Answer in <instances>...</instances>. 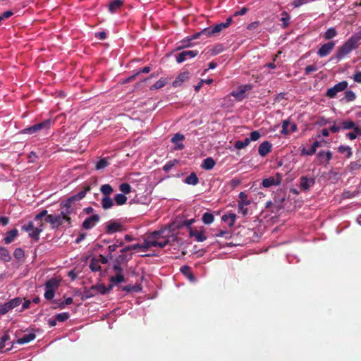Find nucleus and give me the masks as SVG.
<instances>
[{"label":"nucleus","mask_w":361,"mask_h":361,"mask_svg":"<svg viewBox=\"0 0 361 361\" xmlns=\"http://www.w3.org/2000/svg\"><path fill=\"white\" fill-rule=\"evenodd\" d=\"M227 28L224 23H221L219 24H216L214 27H208L203 30H202L200 32L195 33L192 36L191 38L185 39L182 41V43H183V45L181 47H179L178 49H181L183 47H188L190 46L189 42L192 40L195 39L200 36H205L206 37H211L217 35L219 34L224 29Z\"/></svg>","instance_id":"f257e3e1"},{"label":"nucleus","mask_w":361,"mask_h":361,"mask_svg":"<svg viewBox=\"0 0 361 361\" xmlns=\"http://www.w3.org/2000/svg\"><path fill=\"white\" fill-rule=\"evenodd\" d=\"M360 40L361 33L359 32L352 35L342 46L338 47L335 54V58L338 61L344 58L347 54L358 47Z\"/></svg>","instance_id":"f03ea898"},{"label":"nucleus","mask_w":361,"mask_h":361,"mask_svg":"<svg viewBox=\"0 0 361 361\" xmlns=\"http://www.w3.org/2000/svg\"><path fill=\"white\" fill-rule=\"evenodd\" d=\"M37 221V226H35L33 221H30L27 224L23 225L21 227L22 231L28 233L29 237L35 241H38L39 240V234L42 232L44 228V223L42 221Z\"/></svg>","instance_id":"7ed1b4c3"},{"label":"nucleus","mask_w":361,"mask_h":361,"mask_svg":"<svg viewBox=\"0 0 361 361\" xmlns=\"http://www.w3.org/2000/svg\"><path fill=\"white\" fill-rule=\"evenodd\" d=\"M54 123L51 119H46L40 123H36L30 127L23 129L20 133L22 134H35L39 131H46L49 130L51 126Z\"/></svg>","instance_id":"20e7f679"},{"label":"nucleus","mask_w":361,"mask_h":361,"mask_svg":"<svg viewBox=\"0 0 361 361\" xmlns=\"http://www.w3.org/2000/svg\"><path fill=\"white\" fill-rule=\"evenodd\" d=\"M73 202L70 198H68L61 204V211L60 214L63 217V220L68 224L71 223V217L69 216L73 212V209L72 207Z\"/></svg>","instance_id":"39448f33"},{"label":"nucleus","mask_w":361,"mask_h":361,"mask_svg":"<svg viewBox=\"0 0 361 361\" xmlns=\"http://www.w3.org/2000/svg\"><path fill=\"white\" fill-rule=\"evenodd\" d=\"M348 85V83L347 81H341L332 87L329 88L326 92V96L331 99L335 98L338 92L345 90Z\"/></svg>","instance_id":"423d86ee"},{"label":"nucleus","mask_w":361,"mask_h":361,"mask_svg":"<svg viewBox=\"0 0 361 361\" xmlns=\"http://www.w3.org/2000/svg\"><path fill=\"white\" fill-rule=\"evenodd\" d=\"M253 86L251 84H246L243 85H240L238 87V90L233 91L231 92V95L233 96L238 100H242L245 98V93L246 92L250 91L252 89Z\"/></svg>","instance_id":"0eeeda50"},{"label":"nucleus","mask_w":361,"mask_h":361,"mask_svg":"<svg viewBox=\"0 0 361 361\" xmlns=\"http://www.w3.org/2000/svg\"><path fill=\"white\" fill-rule=\"evenodd\" d=\"M315 184L314 178L302 176L300 178V188L301 190L307 192Z\"/></svg>","instance_id":"6e6552de"},{"label":"nucleus","mask_w":361,"mask_h":361,"mask_svg":"<svg viewBox=\"0 0 361 361\" xmlns=\"http://www.w3.org/2000/svg\"><path fill=\"white\" fill-rule=\"evenodd\" d=\"M124 230L123 225L115 221H109L106 226V233L107 234H113L116 232H121Z\"/></svg>","instance_id":"1a4fd4ad"},{"label":"nucleus","mask_w":361,"mask_h":361,"mask_svg":"<svg viewBox=\"0 0 361 361\" xmlns=\"http://www.w3.org/2000/svg\"><path fill=\"white\" fill-rule=\"evenodd\" d=\"M281 175L279 173H277L275 177L270 176L264 179L262 182V185L264 188H269L272 185H279L281 184Z\"/></svg>","instance_id":"9d476101"},{"label":"nucleus","mask_w":361,"mask_h":361,"mask_svg":"<svg viewBox=\"0 0 361 361\" xmlns=\"http://www.w3.org/2000/svg\"><path fill=\"white\" fill-rule=\"evenodd\" d=\"M336 43L334 41L324 44L317 51V54L320 57L328 56L334 49Z\"/></svg>","instance_id":"9b49d317"},{"label":"nucleus","mask_w":361,"mask_h":361,"mask_svg":"<svg viewBox=\"0 0 361 361\" xmlns=\"http://www.w3.org/2000/svg\"><path fill=\"white\" fill-rule=\"evenodd\" d=\"M44 220L46 222L49 223L52 226V228H58L63 224L64 221L61 214H49Z\"/></svg>","instance_id":"f8f14e48"},{"label":"nucleus","mask_w":361,"mask_h":361,"mask_svg":"<svg viewBox=\"0 0 361 361\" xmlns=\"http://www.w3.org/2000/svg\"><path fill=\"white\" fill-rule=\"evenodd\" d=\"M97 293L104 295L107 293V288L104 284H98L93 286L87 292V298H91L94 296Z\"/></svg>","instance_id":"ddd939ff"},{"label":"nucleus","mask_w":361,"mask_h":361,"mask_svg":"<svg viewBox=\"0 0 361 361\" xmlns=\"http://www.w3.org/2000/svg\"><path fill=\"white\" fill-rule=\"evenodd\" d=\"M197 50L183 51L176 56V61L180 63L185 61L187 59H192L198 54Z\"/></svg>","instance_id":"4468645a"},{"label":"nucleus","mask_w":361,"mask_h":361,"mask_svg":"<svg viewBox=\"0 0 361 361\" xmlns=\"http://www.w3.org/2000/svg\"><path fill=\"white\" fill-rule=\"evenodd\" d=\"M100 217L98 214H93L85 219L82 223V228L85 229H91L99 221Z\"/></svg>","instance_id":"2eb2a0df"},{"label":"nucleus","mask_w":361,"mask_h":361,"mask_svg":"<svg viewBox=\"0 0 361 361\" xmlns=\"http://www.w3.org/2000/svg\"><path fill=\"white\" fill-rule=\"evenodd\" d=\"M189 235L190 237H194L195 240L197 242H203L207 239V236L205 235L204 231L203 229L198 230L190 228Z\"/></svg>","instance_id":"dca6fc26"},{"label":"nucleus","mask_w":361,"mask_h":361,"mask_svg":"<svg viewBox=\"0 0 361 361\" xmlns=\"http://www.w3.org/2000/svg\"><path fill=\"white\" fill-rule=\"evenodd\" d=\"M326 142L324 140L322 141H315L312 145L310 149H307L305 148H303L301 150V154L302 155H307L311 156L313 155L318 147H322L323 143H325Z\"/></svg>","instance_id":"f3484780"},{"label":"nucleus","mask_w":361,"mask_h":361,"mask_svg":"<svg viewBox=\"0 0 361 361\" xmlns=\"http://www.w3.org/2000/svg\"><path fill=\"white\" fill-rule=\"evenodd\" d=\"M154 239V238H153V237L148 235L147 239L145 240L143 244H141V249L143 251H147L151 247L161 246L164 245V243H157Z\"/></svg>","instance_id":"a211bd4d"},{"label":"nucleus","mask_w":361,"mask_h":361,"mask_svg":"<svg viewBox=\"0 0 361 361\" xmlns=\"http://www.w3.org/2000/svg\"><path fill=\"white\" fill-rule=\"evenodd\" d=\"M170 230L168 229H161L160 231H155L149 234L150 237H153L154 240H159L160 239H163L167 237H170Z\"/></svg>","instance_id":"6ab92c4d"},{"label":"nucleus","mask_w":361,"mask_h":361,"mask_svg":"<svg viewBox=\"0 0 361 361\" xmlns=\"http://www.w3.org/2000/svg\"><path fill=\"white\" fill-rule=\"evenodd\" d=\"M190 73L188 71H184L180 73L176 79L173 82V87H180L182 83L189 79Z\"/></svg>","instance_id":"aec40b11"},{"label":"nucleus","mask_w":361,"mask_h":361,"mask_svg":"<svg viewBox=\"0 0 361 361\" xmlns=\"http://www.w3.org/2000/svg\"><path fill=\"white\" fill-rule=\"evenodd\" d=\"M272 145L268 142L264 141L261 143L258 148V153L261 157H265L271 150Z\"/></svg>","instance_id":"412c9836"},{"label":"nucleus","mask_w":361,"mask_h":361,"mask_svg":"<svg viewBox=\"0 0 361 361\" xmlns=\"http://www.w3.org/2000/svg\"><path fill=\"white\" fill-rule=\"evenodd\" d=\"M185 139V136L180 133H176L171 138V142L176 145L174 149L176 150H182L184 149L185 146L183 143H179V142L183 141Z\"/></svg>","instance_id":"4be33fe9"},{"label":"nucleus","mask_w":361,"mask_h":361,"mask_svg":"<svg viewBox=\"0 0 361 361\" xmlns=\"http://www.w3.org/2000/svg\"><path fill=\"white\" fill-rule=\"evenodd\" d=\"M317 157L321 164H328L329 161L332 159V153L330 151H321L318 153Z\"/></svg>","instance_id":"5701e85b"},{"label":"nucleus","mask_w":361,"mask_h":361,"mask_svg":"<svg viewBox=\"0 0 361 361\" xmlns=\"http://www.w3.org/2000/svg\"><path fill=\"white\" fill-rule=\"evenodd\" d=\"M18 235V231L16 228H13L6 233V237L4 238L5 244H10Z\"/></svg>","instance_id":"b1692460"},{"label":"nucleus","mask_w":361,"mask_h":361,"mask_svg":"<svg viewBox=\"0 0 361 361\" xmlns=\"http://www.w3.org/2000/svg\"><path fill=\"white\" fill-rule=\"evenodd\" d=\"M61 280L56 278H51L46 281L45 288L56 290L60 285Z\"/></svg>","instance_id":"393cba45"},{"label":"nucleus","mask_w":361,"mask_h":361,"mask_svg":"<svg viewBox=\"0 0 361 361\" xmlns=\"http://www.w3.org/2000/svg\"><path fill=\"white\" fill-rule=\"evenodd\" d=\"M352 132H349L345 134V137L353 140L357 138L359 136H361V128L357 125L355 127H354Z\"/></svg>","instance_id":"a878e982"},{"label":"nucleus","mask_w":361,"mask_h":361,"mask_svg":"<svg viewBox=\"0 0 361 361\" xmlns=\"http://www.w3.org/2000/svg\"><path fill=\"white\" fill-rule=\"evenodd\" d=\"M123 5V0H113L109 4V11L114 13L117 12L120 8Z\"/></svg>","instance_id":"bb28decb"},{"label":"nucleus","mask_w":361,"mask_h":361,"mask_svg":"<svg viewBox=\"0 0 361 361\" xmlns=\"http://www.w3.org/2000/svg\"><path fill=\"white\" fill-rule=\"evenodd\" d=\"M236 219V215L233 213L224 214L221 220L228 224V227L231 228L234 226Z\"/></svg>","instance_id":"cd10ccee"},{"label":"nucleus","mask_w":361,"mask_h":361,"mask_svg":"<svg viewBox=\"0 0 361 361\" xmlns=\"http://www.w3.org/2000/svg\"><path fill=\"white\" fill-rule=\"evenodd\" d=\"M91 189L90 186V185H87L84 188V189L82 190H81L80 192H79L78 193H77L76 195H73L71 196V197H69L73 202H75V201H79L82 199H83L87 192L88 191H90Z\"/></svg>","instance_id":"c85d7f7f"},{"label":"nucleus","mask_w":361,"mask_h":361,"mask_svg":"<svg viewBox=\"0 0 361 361\" xmlns=\"http://www.w3.org/2000/svg\"><path fill=\"white\" fill-rule=\"evenodd\" d=\"M341 130H350L355 127L357 125L351 119L343 120L339 122Z\"/></svg>","instance_id":"c756f323"},{"label":"nucleus","mask_w":361,"mask_h":361,"mask_svg":"<svg viewBox=\"0 0 361 361\" xmlns=\"http://www.w3.org/2000/svg\"><path fill=\"white\" fill-rule=\"evenodd\" d=\"M36 338V334L34 333H30L24 335L22 338L16 340V343L20 345L27 343L33 341Z\"/></svg>","instance_id":"7c9ffc66"},{"label":"nucleus","mask_w":361,"mask_h":361,"mask_svg":"<svg viewBox=\"0 0 361 361\" xmlns=\"http://www.w3.org/2000/svg\"><path fill=\"white\" fill-rule=\"evenodd\" d=\"M0 259L5 262H8L11 260V255L9 251L3 246H0Z\"/></svg>","instance_id":"2f4dec72"},{"label":"nucleus","mask_w":361,"mask_h":361,"mask_svg":"<svg viewBox=\"0 0 361 361\" xmlns=\"http://www.w3.org/2000/svg\"><path fill=\"white\" fill-rule=\"evenodd\" d=\"M338 152L341 154H345V158L349 159L353 155L352 148L347 145H340L338 147Z\"/></svg>","instance_id":"473e14b6"},{"label":"nucleus","mask_w":361,"mask_h":361,"mask_svg":"<svg viewBox=\"0 0 361 361\" xmlns=\"http://www.w3.org/2000/svg\"><path fill=\"white\" fill-rule=\"evenodd\" d=\"M215 164L216 162L214 159L212 157H208L203 160L202 167L206 170H211L214 167Z\"/></svg>","instance_id":"72a5a7b5"},{"label":"nucleus","mask_w":361,"mask_h":361,"mask_svg":"<svg viewBox=\"0 0 361 361\" xmlns=\"http://www.w3.org/2000/svg\"><path fill=\"white\" fill-rule=\"evenodd\" d=\"M181 272L190 281H195V277L192 272L191 268L188 266H184L180 268Z\"/></svg>","instance_id":"f704fd0d"},{"label":"nucleus","mask_w":361,"mask_h":361,"mask_svg":"<svg viewBox=\"0 0 361 361\" xmlns=\"http://www.w3.org/2000/svg\"><path fill=\"white\" fill-rule=\"evenodd\" d=\"M184 182L188 185H196L199 182V179L196 173L192 172L188 177H186Z\"/></svg>","instance_id":"c9c22d12"},{"label":"nucleus","mask_w":361,"mask_h":361,"mask_svg":"<svg viewBox=\"0 0 361 361\" xmlns=\"http://www.w3.org/2000/svg\"><path fill=\"white\" fill-rule=\"evenodd\" d=\"M338 32L334 27H330L324 33L323 37L326 40H329L335 37Z\"/></svg>","instance_id":"e433bc0d"},{"label":"nucleus","mask_w":361,"mask_h":361,"mask_svg":"<svg viewBox=\"0 0 361 361\" xmlns=\"http://www.w3.org/2000/svg\"><path fill=\"white\" fill-rule=\"evenodd\" d=\"M101 204L103 209H109L114 205V202L109 196H106L102 197Z\"/></svg>","instance_id":"4c0bfd02"},{"label":"nucleus","mask_w":361,"mask_h":361,"mask_svg":"<svg viewBox=\"0 0 361 361\" xmlns=\"http://www.w3.org/2000/svg\"><path fill=\"white\" fill-rule=\"evenodd\" d=\"M250 142V139L246 137L244 140H237L235 142L234 147L237 149H241L246 147Z\"/></svg>","instance_id":"58836bf2"},{"label":"nucleus","mask_w":361,"mask_h":361,"mask_svg":"<svg viewBox=\"0 0 361 361\" xmlns=\"http://www.w3.org/2000/svg\"><path fill=\"white\" fill-rule=\"evenodd\" d=\"M100 191L104 197H106L109 196L113 192L114 190L109 184H104L101 186Z\"/></svg>","instance_id":"ea45409f"},{"label":"nucleus","mask_w":361,"mask_h":361,"mask_svg":"<svg viewBox=\"0 0 361 361\" xmlns=\"http://www.w3.org/2000/svg\"><path fill=\"white\" fill-rule=\"evenodd\" d=\"M176 237L173 235H171L170 237H167L163 239H160L159 240H155L157 243H164L161 246H158L159 247L163 248L165 246H166L168 244H170L171 242H174L176 240Z\"/></svg>","instance_id":"a19ab883"},{"label":"nucleus","mask_w":361,"mask_h":361,"mask_svg":"<svg viewBox=\"0 0 361 361\" xmlns=\"http://www.w3.org/2000/svg\"><path fill=\"white\" fill-rule=\"evenodd\" d=\"M90 269L94 271H99L101 270V266L99 265V260L96 258H92L90 263Z\"/></svg>","instance_id":"79ce46f5"},{"label":"nucleus","mask_w":361,"mask_h":361,"mask_svg":"<svg viewBox=\"0 0 361 361\" xmlns=\"http://www.w3.org/2000/svg\"><path fill=\"white\" fill-rule=\"evenodd\" d=\"M22 301H23V298H21L20 297H16L11 300H9L8 302H7V303L8 304L10 309L13 310V309L18 307L22 303Z\"/></svg>","instance_id":"37998d69"},{"label":"nucleus","mask_w":361,"mask_h":361,"mask_svg":"<svg viewBox=\"0 0 361 361\" xmlns=\"http://www.w3.org/2000/svg\"><path fill=\"white\" fill-rule=\"evenodd\" d=\"M124 281L125 278L123 274H116V276H111L110 278V282L116 285Z\"/></svg>","instance_id":"c03bdc74"},{"label":"nucleus","mask_w":361,"mask_h":361,"mask_svg":"<svg viewBox=\"0 0 361 361\" xmlns=\"http://www.w3.org/2000/svg\"><path fill=\"white\" fill-rule=\"evenodd\" d=\"M127 197L123 194H116L114 197V200L118 205H123L127 202Z\"/></svg>","instance_id":"a18cd8bd"},{"label":"nucleus","mask_w":361,"mask_h":361,"mask_svg":"<svg viewBox=\"0 0 361 361\" xmlns=\"http://www.w3.org/2000/svg\"><path fill=\"white\" fill-rule=\"evenodd\" d=\"M238 204L249 205L251 203V201L247 199V195L245 192H240L239 194Z\"/></svg>","instance_id":"49530a36"},{"label":"nucleus","mask_w":361,"mask_h":361,"mask_svg":"<svg viewBox=\"0 0 361 361\" xmlns=\"http://www.w3.org/2000/svg\"><path fill=\"white\" fill-rule=\"evenodd\" d=\"M202 220L205 224H210L214 221V216L212 213L206 212L202 215Z\"/></svg>","instance_id":"de8ad7c7"},{"label":"nucleus","mask_w":361,"mask_h":361,"mask_svg":"<svg viewBox=\"0 0 361 361\" xmlns=\"http://www.w3.org/2000/svg\"><path fill=\"white\" fill-rule=\"evenodd\" d=\"M356 99L355 94L352 90H347L345 92V96L343 98L346 102H353Z\"/></svg>","instance_id":"09e8293b"},{"label":"nucleus","mask_w":361,"mask_h":361,"mask_svg":"<svg viewBox=\"0 0 361 361\" xmlns=\"http://www.w3.org/2000/svg\"><path fill=\"white\" fill-rule=\"evenodd\" d=\"M11 340L10 335L8 331L5 332L0 339V349L2 350L5 348L6 343Z\"/></svg>","instance_id":"8fccbe9b"},{"label":"nucleus","mask_w":361,"mask_h":361,"mask_svg":"<svg viewBox=\"0 0 361 361\" xmlns=\"http://www.w3.org/2000/svg\"><path fill=\"white\" fill-rule=\"evenodd\" d=\"M119 190L123 195H126L131 192L132 188L129 183H123L119 185Z\"/></svg>","instance_id":"3c124183"},{"label":"nucleus","mask_w":361,"mask_h":361,"mask_svg":"<svg viewBox=\"0 0 361 361\" xmlns=\"http://www.w3.org/2000/svg\"><path fill=\"white\" fill-rule=\"evenodd\" d=\"M166 83V79L161 78L151 87V89H160L164 87Z\"/></svg>","instance_id":"603ef678"},{"label":"nucleus","mask_w":361,"mask_h":361,"mask_svg":"<svg viewBox=\"0 0 361 361\" xmlns=\"http://www.w3.org/2000/svg\"><path fill=\"white\" fill-rule=\"evenodd\" d=\"M281 16H282V17L281 18V21L283 23L282 26L283 28H286L288 25L290 16L288 15V13L286 11H283L281 13Z\"/></svg>","instance_id":"864d4df0"},{"label":"nucleus","mask_w":361,"mask_h":361,"mask_svg":"<svg viewBox=\"0 0 361 361\" xmlns=\"http://www.w3.org/2000/svg\"><path fill=\"white\" fill-rule=\"evenodd\" d=\"M178 163V161L177 159L171 160L164 166L163 170L166 172H169Z\"/></svg>","instance_id":"5fc2aeb1"},{"label":"nucleus","mask_w":361,"mask_h":361,"mask_svg":"<svg viewBox=\"0 0 361 361\" xmlns=\"http://www.w3.org/2000/svg\"><path fill=\"white\" fill-rule=\"evenodd\" d=\"M70 315L68 312L59 313L56 315V319L59 322H63L68 319Z\"/></svg>","instance_id":"6e6d98bb"},{"label":"nucleus","mask_w":361,"mask_h":361,"mask_svg":"<svg viewBox=\"0 0 361 361\" xmlns=\"http://www.w3.org/2000/svg\"><path fill=\"white\" fill-rule=\"evenodd\" d=\"M213 82L212 79H207V80H201L197 85L195 86V92H198L201 87H202V83H206L207 85H211Z\"/></svg>","instance_id":"4d7b16f0"},{"label":"nucleus","mask_w":361,"mask_h":361,"mask_svg":"<svg viewBox=\"0 0 361 361\" xmlns=\"http://www.w3.org/2000/svg\"><path fill=\"white\" fill-rule=\"evenodd\" d=\"M13 256L17 259H20L25 256V252L21 247H18L14 250Z\"/></svg>","instance_id":"13d9d810"},{"label":"nucleus","mask_w":361,"mask_h":361,"mask_svg":"<svg viewBox=\"0 0 361 361\" xmlns=\"http://www.w3.org/2000/svg\"><path fill=\"white\" fill-rule=\"evenodd\" d=\"M350 171H354L359 170L361 168V164L360 161H352L348 166Z\"/></svg>","instance_id":"bf43d9fd"},{"label":"nucleus","mask_w":361,"mask_h":361,"mask_svg":"<svg viewBox=\"0 0 361 361\" xmlns=\"http://www.w3.org/2000/svg\"><path fill=\"white\" fill-rule=\"evenodd\" d=\"M109 165V162L105 159H101L96 164L97 169H102Z\"/></svg>","instance_id":"052dcab7"},{"label":"nucleus","mask_w":361,"mask_h":361,"mask_svg":"<svg viewBox=\"0 0 361 361\" xmlns=\"http://www.w3.org/2000/svg\"><path fill=\"white\" fill-rule=\"evenodd\" d=\"M11 310L10 309L9 305L7 302L0 305V316L6 314Z\"/></svg>","instance_id":"680f3d73"},{"label":"nucleus","mask_w":361,"mask_h":361,"mask_svg":"<svg viewBox=\"0 0 361 361\" xmlns=\"http://www.w3.org/2000/svg\"><path fill=\"white\" fill-rule=\"evenodd\" d=\"M54 295H55V290L45 288V292H44V296L47 300H52L54 298Z\"/></svg>","instance_id":"e2e57ef3"},{"label":"nucleus","mask_w":361,"mask_h":361,"mask_svg":"<svg viewBox=\"0 0 361 361\" xmlns=\"http://www.w3.org/2000/svg\"><path fill=\"white\" fill-rule=\"evenodd\" d=\"M290 125V122L288 120L283 121L282 123V130L281 133L284 135H287L290 133V130H288V126Z\"/></svg>","instance_id":"0e129e2a"},{"label":"nucleus","mask_w":361,"mask_h":361,"mask_svg":"<svg viewBox=\"0 0 361 361\" xmlns=\"http://www.w3.org/2000/svg\"><path fill=\"white\" fill-rule=\"evenodd\" d=\"M260 133L257 130H254L250 133V137H248V139H250V141H257L260 138Z\"/></svg>","instance_id":"69168bd1"},{"label":"nucleus","mask_w":361,"mask_h":361,"mask_svg":"<svg viewBox=\"0 0 361 361\" xmlns=\"http://www.w3.org/2000/svg\"><path fill=\"white\" fill-rule=\"evenodd\" d=\"M47 216H48L47 214V211L46 209H44L42 211H41L39 214H37L35 218H34V220L35 221H42V219L43 217H47Z\"/></svg>","instance_id":"338daca9"},{"label":"nucleus","mask_w":361,"mask_h":361,"mask_svg":"<svg viewBox=\"0 0 361 361\" xmlns=\"http://www.w3.org/2000/svg\"><path fill=\"white\" fill-rule=\"evenodd\" d=\"M72 302H73V298H68L64 301H62L59 304V308L63 309L65 307L66 305H71Z\"/></svg>","instance_id":"774afa93"}]
</instances>
